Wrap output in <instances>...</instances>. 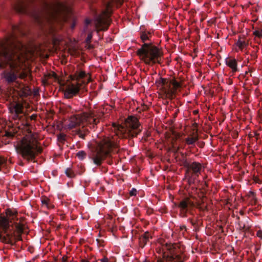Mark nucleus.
Returning <instances> with one entry per match:
<instances>
[{
	"label": "nucleus",
	"instance_id": "53",
	"mask_svg": "<svg viewBox=\"0 0 262 262\" xmlns=\"http://www.w3.org/2000/svg\"><path fill=\"white\" fill-rule=\"evenodd\" d=\"M0 66H2V65L0 64Z\"/></svg>",
	"mask_w": 262,
	"mask_h": 262
},
{
	"label": "nucleus",
	"instance_id": "32",
	"mask_svg": "<svg viewBox=\"0 0 262 262\" xmlns=\"http://www.w3.org/2000/svg\"><path fill=\"white\" fill-rule=\"evenodd\" d=\"M50 78L48 76H47V74H45L43 78L42 79V82L43 83V85H46L48 84V79Z\"/></svg>",
	"mask_w": 262,
	"mask_h": 262
},
{
	"label": "nucleus",
	"instance_id": "17",
	"mask_svg": "<svg viewBox=\"0 0 262 262\" xmlns=\"http://www.w3.org/2000/svg\"><path fill=\"white\" fill-rule=\"evenodd\" d=\"M24 107L20 103H17L10 108L11 113L21 115L23 114Z\"/></svg>",
	"mask_w": 262,
	"mask_h": 262
},
{
	"label": "nucleus",
	"instance_id": "41",
	"mask_svg": "<svg viewBox=\"0 0 262 262\" xmlns=\"http://www.w3.org/2000/svg\"><path fill=\"white\" fill-rule=\"evenodd\" d=\"M256 235L258 237H260V238H262V231L260 230H259L257 232Z\"/></svg>",
	"mask_w": 262,
	"mask_h": 262
},
{
	"label": "nucleus",
	"instance_id": "43",
	"mask_svg": "<svg viewBox=\"0 0 262 262\" xmlns=\"http://www.w3.org/2000/svg\"><path fill=\"white\" fill-rule=\"evenodd\" d=\"M91 22V20L90 19H86L85 20V25H88L89 24H90Z\"/></svg>",
	"mask_w": 262,
	"mask_h": 262
},
{
	"label": "nucleus",
	"instance_id": "5",
	"mask_svg": "<svg viewBox=\"0 0 262 262\" xmlns=\"http://www.w3.org/2000/svg\"><path fill=\"white\" fill-rule=\"evenodd\" d=\"M155 84L159 97L162 99H172L182 88V83L175 77L170 78H159Z\"/></svg>",
	"mask_w": 262,
	"mask_h": 262
},
{
	"label": "nucleus",
	"instance_id": "40",
	"mask_svg": "<svg viewBox=\"0 0 262 262\" xmlns=\"http://www.w3.org/2000/svg\"><path fill=\"white\" fill-rule=\"evenodd\" d=\"M92 38V34L91 33H90L88 35L87 38L86 39V41L87 42L90 41L91 40Z\"/></svg>",
	"mask_w": 262,
	"mask_h": 262
},
{
	"label": "nucleus",
	"instance_id": "47",
	"mask_svg": "<svg viewBox=\"0 0 262 262\" xmlns=\"http://www.w3.org/2000/svg\"><path fill=\"white\" fill-rule=\"evenodd\" d=\"M67 260V257L63 256L62 258V262H66Z\"/></svg>",
	"mask_w": 262,
	"mask_h": 262
},
{
	"label": "nucleus",
	"instance_id": "9",
	"mask_svg": "<svg viewBox=\"0 0 262 262\" xmlns=\"http://www.w3.org/2000/svg\"><path fill=\"white\" fill-rule=\"evenodd\" d=\"M71 77L72 82L67 85L64 92L65 96L68 98L76 95L80 89L83 88L91 81L90 77L86 81L84 79L87 77L84 71L77 72Z\"/></svg>",
	"mask_w": 262,
	"mask_h": 262
},
{
	"label": "nucleus",
	"instance_id": "12",
	"mask_svg": "<svg viewBox=\"0 0 262 262\" xmlns=\"http://www.w3.org/2000/svg\"><path fill=\"white\" fill-rule=\"evenodd\" d=\"M184 166L187 168L185 177L189 185L193 184L195 180L201 174L203 167L202 164L198 162H193L189 163L186 161L184 163Z\"/></svg>",
	"mask_w": 262,
	"mask_h": 262
},
{
	"label": "nucleus",
	"instance_id": "37",
	"mask_svg": "<svg viewBox=\"0 0 262 262\" xmlns=\"http://www.w3.org/2000/svg\"><path fill=\"white\" fill-rule=\"evenodd\" d=\"M141 38L143 41H145L148 39V36L146 34L142 33L141 35Z\"/></svg>",
	"mask_w": 262,
	"mask_h": 262
},
{
	"label": "nucleus",
	"instance_id": "7",
	"mask_svg": "<svg viewBox=\"0 0 262 262\" xmlns=\"http://www.w3.org/2000/svg\"><path fill=\"white\" fill-rule=\"evenodd\" d=\"M117 147L113 137H105L97 144L95 151L91 156V159L97 166H100L103 161L108 157L113 148Z\"/></svg>",
	"mask_w": 262,
	"mask_h": 262
},
{
	"label": "nucleus",
	"instance_id": "33",
	"mask_svg": "<svg viewBox=\"0 0 262 262\" xmlns=\"http://www.w3.org/2000/svg\"><path fill=\"white\" fill-rule=\"evenodd\" d=\"M254 35L258 38L262 37V31L261 30H255L253 32Z\"/></svg>",
	"mask_w": 262,
	"mask_h": 262
},
{
	"label": "nucleus",
	"instance_id": "44",
	"mask_svg": "<svg viewBox=\"0 0 262 262\" xmlns=\"http://www.w3.org/2000/svg\"><path fill=\"white\" fill-rule=\"evenodd\" d=\"M36 118V115H32L31 116H30V119L31 120H35Z\"/></svg>",
	"mask_w": 262,
	"mask_h": 262
},
{
	"label": "nucleus",
	"instance_id": "31",
	"mask_svg": "<svg viewBox=\"0 0 262 262\" xmlns=\"http://www.w3.org/2000/svg\"><path fill=\"white\" fill-rule=\"evenodd\" d=\"M57 138L59 142H63L66 140V135L63 133L60 134L58 135Z\"/></svg>",
	"mask_w": 262,
	"mask_h": 262
},
{
	"label": "nucleus",
	"instance_id": "15",
	"mask_svg": "<svg viewBox=\"0 0 262 262\" xmlns=\"http://www.w3.org/2000/svg\"><path fill=\"white\" fill-rule=\"evenodd\" d=\"M181 134L179 133H177L174 131L172 132L171 145L172 148L176 151H178L179 149V147L176 146V141L181 137Z\"/></svg>",
	"mask_w": 262,
	"mask_h": 262
},
{
	"label": "nucleus",
	"instance_id": "26",
	"mask_svg": "<svg viewBox=\"0 0 262 262\" xmlns=\"http://www.w3.org/2000/svg\"><path fill=\"white\" fill-rule=\"evenodd\" d=\"M66 174L67 177L69 178H74L75 177V174L73 171V170L70 168H67L66 170Z\"/></svg>",
	"mask_w": 262,
	"mask_h": 262
},
{
	"label": "nucleus",
	"instance_id": "19",
	"mask_svg": "<svg viewBox=\"0 0 262 262\" xmlns=\"http://www.w3.org/2000/svg\"><path fill=\"white\" fill-rule=\"evenodd\" d=\"M66 42L60 37H55L53 40V44L55 50H61L60 46L66 45Z\"/></svg>",
	"mask_w": 262,
	"mask_h": 262
},
{
	"label": "nucleus",
	"instance_id": "23",
	"mask_svg": "<svg viewBox=\"0 0 262 262\" xmlns=\"http://www.w3.org/2000/svg\"><path fill=\"white\" fill-rule=\"evenodd\" d=\"M31 94L30 90L28 86L23 88L21 91L19 92L20 97H24L29 95Z\"/></svg>",
	"mask_w": 262,
	"mask_h": 262
},
{
	"label": "nucleus",
	"instance_id": "27",
	"mask_svg": "<svg viewBox=\"0 0 262 262\" xmlns=\"http://www.w3.org/2000/svg\"><path fill=\"white\" fill-rule=\"evenodd\" d=\"M76 156L80 160H83L86 157V154L84 151L81 150L77 152Z\"/></svg>",
	"mask_w": 262,
	"mask_h": 262
},
{
	"label": "nucleus",
	"instance_id": "10",
	"mask_svg": "<svg viewBox=\"0 0 262 262\" xmlns=\"http://www.w3.org/2000/svg\"><path fill=\"white\" fill-rule=\"evenodd\" d=\"M123 2V0H110L105 6V9L102 13L95 20V25L98 31L106 30L110 24V17L113 11V7L120 6Z\"/></svg>",
	"mask_w": 262,
	"mask_h": 262
},
{
	"label": "nucleus",
	"instance_id": "21",
	"mask_svg": "<svg viewBox=\"0 0 262 262\" xmlns=\"http://www.w3.org/2000/svg\"><path fill=\"white\" fill-rule=\"evenodd\" d=\"M199 139L197 134H193L191 137H188L185 139V142L188 145L193 144Z\"/></svg>",
	"mask_w": 262,
	"mask_h": 262
},
{
	"label": "nucleus",
	"instance_id": "25",
	"mask_svg": "<svg viewBox=\"0 0 262 262\" xmlns=\"http://www.w3.org/2000/svg\"><path fill=\"white\" fill-rule=\"evenodd\" d=\"M247 43L245 40H242L240 38L237 42L236 45L241 49H243L247 46Z\"/></svg>",
	"mask_w": 262,
	"mask_h": 262
},
{
	"label": "nucleus",
	"instance_id": "24",
	"mask_svg": "<svg viewBox=\"0 0 262 262\" xmlns=\"http://www.w3.org/2000/svg\"><path fill=\"white\" fill-rule=\"evenodd\" d=\"M41 201L42 205L45 206L48 208H51L53 207V206L50 204V200L48 198L42 197Z\"/></svg>",
	"mask_w": 262,
	"mask_h": 262
},
{
	"label": "nucleus",
	"instance_id": "11",
	"mask_svg": "<svg viewBox=\"0 0 262 262\" xmlns=\"http://www.w3.org/2000/svg\"><path fill=\"white\" fill-rule=\"evenodd\" d=\"M99 122V119L96 117L94 112L90 111L71 116L69 119L67 127L72 129L80 125H96Z\"/></svg>",
	"mask_w": 262,
	"mask_h": 262
},
{
	"label": "nucleus",
	"instance_id": "46",
	"mask_svg": "<svg viewBox=\"0 0 262 262\" xmlns=\"http://www.w3.org/2000/svg\"><path fill=\"white\" fill-rule=\"evenodd\" d=\"M232 68V71L233 72L237 71V67H231Z\"/></svg>",
	"mask_w": 262,
	"mask_h": 262
},
{
	"label": "nucleus",
	"instance_id": "38",
	"mask_svg": "<svg viewBox=\"0 0 262 262\" xmlns=\"http://www.w3.org/2000/svg\"><path fill=\"white\" fill-rule=\"evenodd\" d=\"M130 196H136L137 195V190L135 188H132L129 191Z\"/></svg>",
	"mask_w": 262,
	"mask_h": 262
},
{
	"label": "nucleus",
	"instance_id": "28",
	"mask_svg": "<svg viewBox=\"0 0 262 262\" xmlns=\"http://www.w3.org/2000/svg\"><path fill=\"white\" fill-rule=\"evenodd\" d=\"M6 161L7 160L4 157H0V171L3 167L6 166Z\"/></svg>",
	"mask_w": 262,
	"mask_h": 262
},
{
	"label": "nucleus",
	"instance_id": "48",
	"mask_svg": "<svg viewBox=\"0 0 262 262\" xmlns=\"http://www.w3.org/2000/svg\"><path fill=\"white\" fill-rule=\"evenodd\" d=\"M80 262H90L89 261H88V260H86V259H82L80 260Z\"/></svg>",
	"mask_w": 262,
	"mask_h": 262
},
{
	"label": "nucleus",
	"instance_id": "34",
	"mask_svg": "<svg viewBox=\"0 0 262 262\" xmlns=\"http://www.w3.org/2000/svg\"><path fill=\"white\" fill-rule=\"evenodd\" d=\"M47 76H48V77H49L50 78L53 77L55 79H56L57 78V75L56 73L52 71L50 73H47Z\"/></svg>",
	"mask_w": 262,
	"mask_h": 262
},
{
	"label": "nucleus",
	"instance_id": "30",
	"mask_svg": "<svg viewBox=\"0 0 262 262\" xmlns=\"http://www.w3.org/2000/svg\"><path fill=\"white\" fill-rule=\"evenodd\" d=\"M30 75V73L28 71L22 72L19 76V77L21 79H25Z\"/></svg>",
	"mask_w": 262,
	"mask_h": 262
},
{
	"label": "nucleus",
	"instance_id": "45",
	"mask_svg": "<svg viewBox=\"0 0 262 262\" xmlns=\"http://www.w3.org/2000/svg\"><path fill=\"white\" fill-rule=\"evenodd\" d=\"M100 260L101 262H108V259L106 257H104L103 258L101 259Z\"/></svg>",
	"mask_w": 262,
	"mask_h": 262
},
{
	"label": "nucleus",
	"instance_id": "13",
	"mask_svg": "<svg viewBox=\"0 0 262 262\" xmlns=\"http://www.w3.org/2000/svg\"><path fill=\"white\" fill-rule=\"evenodd\" d=\"M202 203L198 202L196 205L194 204L189 198H186L184 200H182L179 204L178 207L181 209V210L186 212L189 207H193L196 206L200 210L204 211L207 209L206 206H202Z\"/></svg>",
	"mask_w": 262,
	"mask_h": 262
},
{
	"label": "nucleus",
	"instance_id": "35",
	"mask_svg": "<svg viewBox=\"0 0 262 262\" xmlns=\"http://www.w3.org/2000/svg\"><path fill=\"white\" fill-rule=\"evenodd\" d=\"M77 134L79 136V137L83 139H84L85 138V136L86 135V133H82V130H79L77 133Z\"/></svg>",
	"mask_w": 262,
	"mask_h": 262
},
{
	"label": "nucleus",
	"instance_id": "2",
	"mask_svg": "<svg viewBox=\"0 0 262 262\" xmlns=\"http://www.w3.org/2000/svg\"><path fill=\"white\" fill-rule=\"evenodd\" d=\"M35 1L41 2L42 5V12L34 14V17L40 24L48 25L50 29L53 30L55 24H59L67 21L70 15L71 8L66 2L54 0L48 3L45 0H18L14 4L16 11L22 13H30L33 3Z\"/></svg>",
	"mask_w": 262,
	"mask_h": 262
},
{
	"label": "nucleus",
	"instance_id": "36",
	"mask_svg": "<svg viewBox=\"0 0 262 262\" xmlns=\"http://www.w3.org/2000/svg\"><path fill=\"white\" fill-rule=\"evenodd\" d=\"M13 115L12 118L13 120H19L21 119L22 116H20L19 114H16L15 113H11Z\"/></svg>",
	"mask_w": 262,
	"mask_h": 262
},
{
	"label": "nucleus",
	"instance_id": "29",
	"mask_svg": "<svg viewBox=\"0 0 262 262\" xmlns=\"http://www.w3.org/2000/svg\"><path fill=\"white\" fill-rule=\"evenodd\" d=\"M226 62H227V66H236V64H237L236 60L234 59H231V58L227 59Z\"/></svg>",
	"mask_w": 262,
	"mask_h": 262
},
{
	"label": "nucleus",
	"instance_id": "20",
	"mask_svg": "<svg viewBox=\"0 0 262 262\" xmlns=\"http://www.w3.org/2000/svg\"><path fill=\"white\" fill-rule=\"evenodd\" d=\"M247 199L251 205H254L257 203V199L255 193L253 191H249L247 194Z\"/></svg>",
	"mask_w": 262,
	"mask_h": 262
},
{
	"label": "nucleus",
	"instance_id": "8",
	"mask_svg": "<svg viewBox=\"0 0 262 262\" xmlns=\"http://www.w3.org/2000/svg\"><path fill=\"white\" fill-rule=\"evenodd\" d=\"M140 59L146 64H155L162 63V51L151 44L144 43L137 51Z\"/></svg>",
	"mask_w": 262,
	"mask_h": 262
},
{
	"label": "nucleus",
	"instance_id": "22",
	"mask_svg": "<svg viewBox=\"0 0 262 262\" xmlns=\"http://www.w3.org/2000/svg\"><path fill=\"white\" fill-rule=\"evenodd\" d=\"M167 260L168 262H182L181 256L179 255H176L175 257L170 256L167 258ZM159 261L165 262V260L161 259H158L157 262H159Z\"/></svg>",
	"mask_w": 262,
	"mask_h": 262
},
{
	"label": "nucleus",
	"instance_id": "49",
	"mask_svg": "<svg viewBox=\"0 0 262 262\" xmlns=\"http://www.w3.org/2000/svg\"><path fill=\"white\" fill-rule=\"evenodd\" d=\"M75 26V22H73V23L71 25V28L73 29L74 28Z\"/></svg>",
	"mask_w": 262,
	"mask_h": 262
},
{
	"label": "nucleus",
	"instance_id": "14",
	"mask_svg": "<svg viewBox=\"0 0 262 262\" xmlns=\"http://www.w3.org/2000/svg\"><path fill=\"white\" fill-rule=\"evenodd\" d=\"M1 76L8 83L15 81L17 77V74L13 69L10 71H5L1 74Z\"/></svg>",
	"mask_w": 262,
	"mask_h": 262
},
{
	"label": "nucleus",
	"instance_id": "4",
	"mask_svg": "<svg viewBox=\"0 0 262 262\" xmlns=\"http://www.w3.org/2000/svg\"><path fill=\"white\" fill-rule=\"evenodd\" d=\"M16 149L18 154L28 161H34L42 151L39 142L31 135L25 136L18 142Z\"/></svg>",
	"mask_w": 262,
	"mask_h": 262
},
{
	"label": "nucleus",
	"instance_id": "3",
	"mask_svg": "<svg viewBox=\"0 0 262 262\" xmlns=\"http://www.w3.org/2000/svg\"><path fill=\"white\" fill-rule=\"evenodd\" d=\"M6 216L0 215V241L6 244H13L21 240V234L26 224L24 216H19L15 209L8 208Z\"/></svg>",
	"mask_w": 262,
	"mask_h": 262
},
{
	"label": "nucleus",
	"instance_id": "52",
	"mask_svg": "<svg viewBox=\"0 0 262 262\" xmlns=\"http://www.w3.org/2000/svg\"><path fill=\"white\" fill-rule=\"evenodd\" d=\"M159 262H162V261H159Z\"/></svg>",
	"mask_w": 262,
	"mask_h": 262
},
{
	"label": "nucleus",
	"instance_id": "39",
	"mask_svg": "<svg viewBox=\"0 0 262 262\" xmlns=\"http://www.w3.org/2000/svg\"><path fill=\"white\" fill-rule=\"evenodd\" d=\"M14 136V133L10 132H6L5 134V136L11 138L13 137Z\"/></svg>",
	"mask_w": 262,
	"mask_h": 262
},
{
	"label": "nucleus",
	"instance_id": "51",
	"mask_svg": "<svg viewBox=\"0 0 262 262\" xmlns=\"http://www.w3.org/2000/svg\"><path fill=\"white\" fill-rule=\"evenodd\" d=\"M86 132H88V130H86V132L84 131V133L86 134Z\"/></svg>",
	"mask_w": 262,
	"mask_h": 262
},
{
	"label": "nucleus",
	"instance_id": "18",
	"mask_svg": "<svg viewBox=\"0 0 262 262\" xmlns=\"http://www.w3.org/2000/svg\"><path fill=\"white\" fill-rule=\"evenodd\" d=\"M66 49H67L69 52L72 55H76L77 53H78V46L75 42H71L67 45Z\"/></svg>",
	"mask_w": 262,
	"mask_h": 262
},
{
	"label": "nucleus",
	"instance_id": "42",
	"mask_svg": "<svg viewBox=\"0 0 262 262\" xmlns=\"http://www.w3.org/2000/svg\"><path fill=\"white\" fill-rule=\"evenodd\" d=\"M165 248H166L168 250H171V247H173V245H171L170 244L168 245L167 244L165 245Z\"/></svg>",
	"mask_w": 262,
	"mask_h": 262
},
{
	"label": "nucleus",
	"instance_id": "6",
	"mask_svg": "<svg viewBox=\"0 0 262 262\" xmlns=\"http://www.w3.org/2000/svg\"><path fill=\"white\" fill-rule=\"evenodd\" d=\"M140 123L137 118L128 117L122 125L113 124L115 135L120 138H128L137 136L141 132Z\"/></svg>",
	"mask_w": 262,
	"mask_h": 262
},
{
	"label": "nucleus",
	"instance_id": "1",
	"mask_svg": "<svg viewBox=\"0 0 262 262\" xmlns=\"http://www.w3.org/2000/svg\"><path fill=\"white\" fill-rule=\"evenodd\" d=\"M13 33L9 38L0 41V60L9 66H17L35 56L47 58L50 49L45 44L31 43L25 46L16 39L17 32L21 30L17 26H12Z\"/></svg>",
	"mask_w": 262,
	"mask_h": 262
},
{
	"label": "nucleus",
	"instance_id": "54",
	"mask_svg": "<svg viewBox=\"0 0 262 262\" xmlns=\"http://www.w3.org/2000/svg\"><path fill=\"white\" fill-rule=\"evenodd\" d=\"M2 67H0V68H1Z\"/></svg>",
	"mask_w": 262,
	"mask_h": 262
},
{
	"label": "nucleus",
	"instance_id": "16",
	"mask_svg": "<svg viewBox=\"0 0 262 262\" xmlns=\"http://www.w3.org/2000/svg\"><path fill=\"white\" fill-rule=\"evenodd\" d=\"M151 237L150 234L148 232H145L139 238V243L141 247L143 248L148 242L149 238Z\"/></svg>",
	"mask_w": 262,
	"mask_h": 262
},
{
	"label": "nucleus",
	"instance_id": "50",
	"mask_svg": "<svg viewBox=\"0 0 262 262\" xmlns=\"http://www.w3.org/2000/svg\"><path fill=\"white\" fill-rule=\"evenodd\" d=\"M26 125L28 126H29V124L28 123H27L26 124Z\"/></svg>",
	"mask_w": 262,
	"mask_h": 262
}]
</instances>
